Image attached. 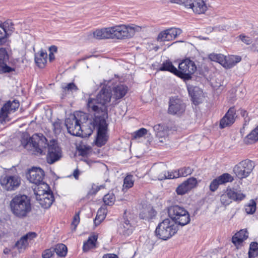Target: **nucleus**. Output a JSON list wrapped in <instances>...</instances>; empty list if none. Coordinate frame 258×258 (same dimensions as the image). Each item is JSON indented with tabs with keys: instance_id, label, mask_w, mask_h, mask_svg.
Segmentation results:
<instances>
[{
	"instance_id": "72a5a7b5",
	"label": "nucleus",
	"mask_w": 258,
	"mask_h": 258,
	"mask_svg": "<svg viewBox=\"0 0 258 258\" xmlns=\"http://www.w3.org/2000/svg\"><path fill=\"white\" fill-rule=\"evenodd\" d=\"M257 141H258V132H257L255 128L251 131L244 139V142L248 144L255 143Z\"/></svg>"
},
{
	"instance_id": "a19ab883",
	"label": "nucleus",
	"mask_w": 258,
	"mask_h": 258,
	"mask_svg": "<svg viewBox=\"0 0 258 258\" xmlns=\"http://www.w3.org/2000/svg\"><path fill=\"white\" fill-rule=\"evenodd\" d=\"M225 56L222 54L211 53L209 55V58L214 61L217 62L222 66Z\"/></svg>"
},
{
	"instance_id": "7c9ffc66",
	"label": "nucleus",
	"mask_w": 258,
	"mask_h": 258,
	"mask_svg": "<svg viewBox=\"0 0 258 258\" xmlns=\"http://www.w3.org/2000/svg\"><path fill=\"white\" fill-rule=\"evenodd\" d=\"M7 105H4L0 109V123L5 124L7 122H9L11 118L9 115L11 113L7 109Z\"/></svg>"
},
{
	"instance_id": "c756f323",
	"label": "nucleus",
	"mask_w": 258,
	"mask_h": 258,
	"mask_svg": "<svg viewBox=\"0 0 258 258\" xmlns=\"http://www.w3.org/2000/svg\"><path fill=\"white\" fill-rule=\"evenodd\" d=\"M248 233L245 230H240L232 237V242L235 244H240L248 237Z\"/></svg>"
},
{
	"instance_id": "69168bd1",
	"label": "nucleus",
	"mask_w": 258,
	"mask_h": 258,
	"mask_svg": "<svg viewBox=\"0 0 258 258\" xmlns=\"http://www.w3.org/2000/svg\"><path fill=\"white\" fill-rule=\"evenodd\" d=\"M80 172L78 169H76L74 170L73 172V176L75 178V179H78L79 175Z\"/></svg>"
},
{
	"instance_id": "864d4df0",
	"label": "nucleus",
	"mask_w": 258,
	"mask_h": 258,
	"mask_svg": "<svg viewBox=\"0 0 258 258\" xmlns=\"http://www.w3.org/2000/svg\"><path fill=\"white\" fill-rule=\"evenodd\" d=\"M239 38L242 42L246 45H249L252 43L251 38L244 34H242L240 35L239 36Z\"/></svg>"
},
{
	"instance_id": "774afa93",
	"label": "nucleus",
	"mask_w": 258,
	"mask_h": 258,
	"mask_svg": "<svg viewBox=\"0 0 258 258\" xmlns=\"http://www.w3.org/2000/svg\"><path fill=\"white\" fill-rule=\"evenodd\" d=\"M54 58H55V57H54V55L53 53H52V52H50L49 54V61H51L53 60H54Z\"/></svg>"
},
{
	"instance_id": "f03ea898",
	"label": "nucleus",
	"mask_w": 258,
	"mask_h": 258,
	"mask_svg": "<svg viewBox=\"0 0 258 258\" xmlns=\"http://www.w3.org/2000/svg\"><path fill=\"white\" fill-rule=\"evenodd\" d=\"M47 142L46 138L42 135L35 134L29 139H23L21 143L27 150L32 151L39 154H42L44 150L47 147L46 161L48 164H52L60 159L62 151L56 141L52 140L49 143Z\"/></svg>"
},
{
	"instance_id": "37998d69",
	"label": "nucleus",
	"mask_w": 258,
	"mask_h": 258,
	"mask_svg": "<svg viewBox=\"0 0 258 258\" xmlns=\"http://www.w3.org/2000/svg\"><path fill=\"white\" fill-rule=\"evenodd\" d=\"M115 200V197L112 192L108 193L105 195L103 197V202L106 205H112Z\"/></svg>"
},
{
	"instance_id": "cd10ccee",
	"label": "nucleus",
	"mask_w": 258,
	"mask_h": 258,
	"mask_svg": "<svg viewBox=\"0 0 258 258\" xmlns=\"http://www.w3.org/2000/svg\"><path fill=\"white\" fill-rule=\"evenodd\" d=\"M156 172L157 176L155 177L159 180H163L166 179H173L175 178L176 176L178 175L176 173H173V171H166L165 170L158 173L159 170L156 168H153V171Z\"/></svg>"
},
{
	"instance_id": "13d9d810",
	"label": "nucleus",
	"mask_w": 258,
	"mask_h": 258,
	"mask_svg": "<svg viewBox=\"0 0 258 258\" xmlns=\"http://www.w3.org/2000/svg\"><path fill=\"white\" fill-rule=\"evenodd\" d=\"M153 130L156 132V135H157V133L163 131L165 130V126L161 124H158L154 126Z\"/></svg>"
},
{
	"instance_id": "a211bd4d",
	"label": "nucleus",
	"mask_w": 258,
	"mask_h": 258,
	"mask_svg": "<svg viewBox=\"0 0 258 258\" xmlns=\"http://www.w3.org/2000/svg\"><path fill=\"white\" fill-rule=\"evenodd\" d=\"M37 237L35 232H28L25 235L21 237V238L15 243V247L17 248L20 252L24 251L28 247L29 242L34 239Z\"/></svg>"
},
{
	"instance_id": "f3484780",
	"label": "nucleus",
	"mask_w": 258,
	"mask_h": 258,
	"mask_svg": "<svg viewBox=\"0 0 258 258\" xmlns=\"http://www.w3.org/2000/svg\"><path fill=\"white\" fill-rule=\"evenodd\" d=\"M9 60V56L6 48H0V74L10 73L15 69L7 65Z\"/></svg>"
},
{
	"instance_id": "5fc2aeb1",
	"label": "nucleus",
	"mask_w": 258,
	"mask_h": 258,
	"mask_svg": "<svg viewBox=\"0 0 258 258\" xmlns=\"http://www.w3.org/2000/svg\"><path fill=\"white\" fill-rule=\"evenodd\" d=\"M156 136L159 138L160 142L163 143L167 138V131L164 130L160 133H157Z\"/></svg>"
},
{
	"instance_id": "4d7b16f0",
	"label": "nucleus",
	"mask_w": 258,
	"mask_h": 258,
	"mask_svg": "<svg viewBox=\"0 0 258 258\" xmlns=\"http://www.w3.org/2000/svg\"><path fill=\"white\" fill-rule=\"evenodd\" d=\"M54 250L51 249H47L44 250L42 253L43 258H50L53 254Z\"/></svg>"
},
{
	"instance_id": "4468645a",
	"label": "nucleus",
	"mask_w": 258,
	"mask_h": 258,
	"mask_svg": "<svg viewBox=\"0 0 258 258\" xmlns=\"http://www.w3.org/2000/svg\"><path fill=\"white\" fill-rule=\"evenodd\" d=\"M185 109V105L179 98L176 97L170 98L169 102L168 113L172 115H180Z\"/></svg>"
},
{
	"instance_id": "c03bdc74",
	"label": "nucleus",
	"mask_w": 258,
	"mask_h": 258,
	"mask_svg": "<svg viewBox=\"0 0 258 258\" xmlns=\"http://www.w3.org/2000/svg\"><path fill=\"white\" fill-rule=\"evenodd\" d=\"M167 32L169 34V38L171 40L175 38L178 35H179L182 33L181 29L179 28H171L167 29Z\"/></svg>"
},
{
	"instance_id": "c85d7f7f",
	"label": "nucleus",
	"mask_w": 258,
	"mask_h": 258,
	"mask_svg": "<svg viewBox=\"0 0 258 258\" xmlns=\"http://www.w3.org/2000/svg\"><path fill=\"white\" fill-rule=\"evenodd\" d=\"M97 238V236L95 235L90 236L88 240L84 243L83 246V251L87 252L89 250L95 248L96 247V242Z\"/></svg>"
},
{
	"instance_id": "09e8293b",
	"label": "nucleus",
	"mask_w": 258,
	"mask_h": 258,
	"mask_svg": "<svg viewBox=\"0 0 258 258\" xmlns=\"http://www.w3.org/2000/svg\"><path fill=\"white\" fill-rule=\"evenodd\" d=\"M158 40L160 41H170L169 34L167 32V30H164L159 33L158 36Z\"/></svg>"
},
{
	"instance_id": "052dcab7",
	"label": "nucleus",
	"mask_w": 258,
	"mask_h": 258,
	"mask_svg": "<svg viewBox=\"0 0 258 258\" xmlns=\"http://www.w3.org/2000/svg\"><path fill=\"white\" fill-rule=\"evenodd\" d=\"M106 186L105 184L100 185L99 186L93 185L92 186V193L93 194H95L98 191H99L100 189L104 188Z\"/></svg>"
},
{
	"instance_id": "4be33fe9",
	"label": "nucleus",
	"mask_w": 258,
	"mask_h": 258,
	"mask_svg": "<svg viewBox=\"0 0 258 258\" xmlns=\"http://www.w3.org/2000/svg\"><path fill=\"white\" fill-rule=\"evenodd\" d=\"M187 90L193 103L195 105H198L202 102L203 91L199 87L188 85Z\"/></svg>"
},
{
	"instance_id": "c9c22d12",
	"label": "nucleus",
	"mask_w": 258,
	"mask_h": 258,
	"mask_svg": "<svg viewBox=\"0 0 258 258\" xmlns=\"http://www.w3.org/2000/svg\"><path fill=\"white\" fill-rule=\"evenodd\" d=\"M63 93L67 94L77 91L78 90L77 86L74 83H70L61 86Z\"/></svg>"
},
{
	"instance_id": "7ed1b4c3",
	"label": "nucleus",
	"mask_w": 258,
	"mask_h": 258,
	"mask_svg": "<svg viewBox=\"0 0 258 258\" xmlns=\"http://www.w3.org/2000/svg\"><path fill=\"white\" fill-rule=\"evenodd\" d=\"M9 208L12 214L15 217L20 219L28 217L32 210L30 198L22 194H18L12 198L9 203Z\"/></svg>"
},
{
	"instance_id": "20e7f679",
	"label": "nucleus",
	"mask_w": 258,
	"mask_h": 258,
	"mask_svg": "<svg viewBox=\"0 0 258 258\" xmlns=\"http://www.w3.org/2000/svg\"><path fill=\"white\" fill-rule=\"evenodd\" d=\"M178 226L174 221L166 218L159 223L155 230V235L159 239L166 240L175 235Z\"/></svg>"
},
{
	"instance_id": "58836bf2",
	"label": "nucleus",
	"mask_w": 258,
	"mask_h": 258,
	"mask_svg": "<svg viewBox=\"0 0 258 258\" xmlns=\"http://www.w3.org/2000/svg\"><path fill=\"white\" fill-rule=\"evenodd\" d=\"M193 172V169L189 167H183L180 168L178 171H174L173 173H176L178 174L176 178H178L179 176H186L188 175L191 174Z\"/></svg>"
},
{
	"instance_id": "338daca9",
	"label": "nucleus",
	"mask_w": 258,
	"mask_h": 258,
	"mask_svg": "<svg viewBox=\"0 0 258 258\" xmlns=\"http://www.w3.org/2000/svg\"><path fill=\"white\" fill-rule=\"evenodd\" d=\"M49 51H50V52H52V53H53L54 52H56L57 51V47L54 45L51 46L49 47Z\"/></svg>"
},
{
	"instance_id": "bf43d9fd",
	"label": "nucleus",
	"mask_w": 258,
	"mask_h": 258,
	"mask_svg": "<svg viewBox=\"0 0 258 258\" xmlns=\"http://www.w3.org/2000/svg\"><path fill=\"white\" fill-rule=\"evenodd\" d=\"M80 222L79 212L77 213L74 217L73 220L72 222V225L74 226V229H75L78 224Z\"/></svg>"
},
{
	"instance_id": "5701e85b",
	"label": "nucleus",
	"mask_w": 258,
	"mask_h": 258,
	"mask_svg": "<svg viewBox=\"0 0 258 258\" xmlns=\"http://www.w3.org/2000/svg\"><path fill=\"white\" fill-rule=\"evenodd\" d=\"M89 39L95 38L97 39H104L111 38L110 30L109 28L97 29L88 35Z\"/></svg>"
},
{
	"instance_id": "412c9836",
	"label": "nucleus",
	"mask_w": 258,
	"mask_h": 258,
	"mask_svg": "<svg viewBox=\"0 0 258 258\" xmlns=\"http://www.w3.org/2000/svg\"><path fill=\"white\" fill-rule=\"evenodd\" d=\"M236 110L234 107H231L220 121V127L224 128L232 124L235 121Z\"/></svg>"
},
{
	"instance_id": "9b49d317",
	"label": "nucleus",
	"mask_w": 258,
	"mask_h": 258,
	"mask_svg": "<svg viewBox=\"0 0 258 258\" xmlns=\"http://www.w3.org/2000/svg\"><path fill=\"white\" fill-rule=\"evenodd\" d=\"M245 195L241 190L234 188H228L220 197V201L224 206L229 205L232 201L239 202L243 200Z\"/></svg>"
},
{
	"instance_id": "ddd939ff",
	"label": "nucleus",
	"mask_w": 258,
	"mask_h": 258,
	"mask_svg": "<svg viewBox=\"0 0 258 258\" xmlns=\"http://www.w3.org/2000/svg\"><path fill=\"white\" fill-rule=\"evenodd\" d=\"M44 172L40 168L33 167L30 169L27 174V178L29 181L37 185V187L41 186L43 183H46L43 181Z\"/></svg>"
},
{
	"instance_id": "a18cd8bd",
	"label": "nucleus",
	"mask_w": 258,
	"mask_h": 258,
	"mask_svg": "<svg viewBox=\"0 0 258 258\" xmlns=\"http://www.w3.org/2000/svg\"><path fill=\"white\" fill-rule=\"evenodd\" d=\"M167 32L169 34V38L171 40L175 38L178 35H179L182 33L181 29L179 28H171L167 29Z\"/></svg>"
},
{
	"instance_id": "423d86ee",
	"label": "nucleus",
	"mask_w": 258,
	"mask_h": 258,
	"mask_svg": "<svg viewBox=\"0 0 258 258\" xmlns=\"http://www.w3.org/2000/svg\"><path fill=\"white\" fill-rule=\"evenodd\" d=\"M168 213L169 219L174 221L177 225L184 226L190 221L188 212L182 207L172 206L168 208Z\"/></svg>"
},
{
	"instance_id": "4c0bfd02",
	"label": "nucleus",
	"mask_w": 258,
	"mask_h": 258,
	"mask_svg": "<svg viewBox=\"0 0 258 258\" xmlns=\"http://www.w3.org/2000/svg\"><path fill=\"white\" fill-rule=\"evenodd\" d=\"M4 105H7V109L11 113L14 112L19 107V102L18 100H14L12 101H8Z\"/></svg>"
},
{
	"instance_id": "3c124183",
	"label": "nucleus",
	"mask_w": 258,
	"mask_h": 258,
	"mask_svg": "<svg viewBox=\"0 0 258 258\" xmlns=\"http://www.w3.org/2000/svg\"><path fill=\"white\" fill-rule=\"evenodd\" d=\"M147 133V130L145 128H141L134 133L135 138H140L143 137Z\"/></svg>"
},
{
	"instance_id": "e433bc0d",
	"label": "nucleus",
	"mask_w": 258,
	"mask_h": 258,
	"mask_svg": "<svg viewBox=\"0 0 258 258\" xmlns=\"http://www.w3.org/2000/svg\"><path fill=\"white\" fill-rule=\"evenodd\" d=\"M53 250L59 256H64L67 253V247L62 243L57 244Z\"/></svg>"
},
{
	"instance_id": "6e6d98bb",
	"label": "nucleus",
	"mask_w": 258,
	"mask_h": 258,
	"mask_svg": "<svg viewBox=\"0 0 258 258\" xmlns=\"http://www.w3.org/2000/svg\"><path fill=\"white\" fill-rule=\"evenodd\" d=\"M53 130L55 133H59L61 131V124L59 120L54 121L53 123Z\"/></svg>"
},
{
	"instance_id": "a878e982",
	"label": "nucleus",
	"mask_w": 258,
	"mask_h": 258,
	"mask_svg": "<svg viewBox=\"0 0 258 258\" xmlns=\"http://www.w3.org/2000/svg\"><path fill=\"white\" fill-rule=\"evenodd\" d=\"M241 59V57L237 55H231L227 57L225 56L222 66L226 69H230L240 62Z\"/></svg>"
},
{
	"instance_id": "bb28decb",
	"label": "nucleus",
	"mask_w": 258,
	"mask_h": 258,
	"mask_svg": "<svg viewBox=\"0 0 258 258\" xmlns=\"http://www.w3.org/2000/svg\"><path fill=\"white\" fill-rule=\"evenodd\" d=\"M156 215V212L151 206L143 208L140 213V217L144 220H149Z\"/></svg>"
},
{
	"instance_id": "49530a36",
	"label": "nucleus",
	"mask_w": 258,
	"mask_h": 258,
	"mask_svg": "<svg viewBox=\"0 0 258 258\" xmlns=\"http://www.w3.org/2000/svg\"><path fill=\"white\" fill-rule=\"evenodd\" d=\"M256 210V203L253 200H251L249 203L245 206V211L248 214H253Z\"/></svg>"
},
{
	"instance_id": "473e14b6",
	"label": "nucleus",
	"mask_w": 258,
	"mask_h": 258,
	"mask_svg": "<svg viewBox=\"0 0 258 258\" xmlns=\"http://www.w3.org/2000/svg\"><path fill=\"white\" fill-rule=\"evenodd\" d=\"M257 141H258V132H257L255 128L251 131L244 139V142L248 144L255 143Z\"/></svg>"
},
{
	"instance_id": "0eeeda50",
	"label": "nucleus",
	"mask_w": 258,
	"mask_h": 258,
	"mask_svg": "<svg viewBox=\"0 0 258 258\" xmlns=\"http://www.w3.org/2000/svg\"><path fill=\"white\" fill-rule=\"evenodd\" d=\"M65 124L68 132L73 136L85 137L87 135L90 136L93 133V130L90 128L88 133L84 135L83 130L81 126L80 121L75 115H71L67 118L65 120Z\"/></svg>"
},
{
	"instance_id": "1a4fd4ad",
	"label": "nucleus",
	"mask_w": 258,
	"mask_h": 258,
	"mask_svg": "<svg viewBox=\"0 0 258 258\" xmlns=\"http://www.w3.org/2000/svg\"><path fill=\"white\" fill-rule=\"evenodd\" d=\"M179 70L177 69L176 75L184 80H188L191 78V75L197 70V67L194 61L186 59L179 63Z\"/></svg>"
},
{
	"instance_id": "e2e57ef3",
	"label": "nucleus",
	"mask_w": 258,
	"mask_h": 258,
	"mask_svg": "<svg viewBox=\"0 0 258 258\" xmlns=\"http://www.w3.org/2000/svg\"><path fill=\"white\" fill-rule=\"evenodd\" d=\"M251 49L254 51L258 52V38L256 39L252 43Z\"/></svg>"
},
{
	"instance_id": "de8ad7c7",
	"label": "nucleus",
	"mask_w": 258,
	"mask_h": 258,
	"mask_svg": "<svg viewBox=\"0 0 258 258\" xmlns=\"http://www.w3.org/2000/svg\"><path fill=\"white\" fill-rule=\"evenodd\" d=\"M54 201V198L50 199V198H47L46 199H45L44 200H40V202H39L38 203L40 205V206L44 208V209H47L49 208L52 203H53Z\"/></svg>"
},
{
	"instance_id": "f257e3e1",
	"label": "nucleus",
	"mask_w": 258,
	"mask_h": 258,
	"mask_svg": "<svg viewBox=\"0 0 258 258\" xmlns=\"http://www.w3.org/2000/svg\"><path fill=\"white\" fill-rule=\"evenodd\" d=\"M111 97L110 90L103 88L96 96H90L87 100L88 111L94 113L93 122V127H97V134L95 141L97 147H102L106 143L107 124L106 119L108 118L107 104L109 103Z\"/></svg>"
},
{
	"instance_id": "0e129e2a",
	"label": "nucleus",
	"mask_w": 258,
	"mask_h": 258,
	"mask_svg": "<svg viewBox=\"0 0 258 258\" xmlns=\"http://www.w3.org/2000/svg\"><path fill=\"white\" fill-rule=\"evenodd\" d=\"M102 258H118V256L114 253H107L104 254Z\"/></svg>"
},
{
	"instance_id": "f704fd0d",
	"label": "nucleus",
	"mask_w": 258,
	"mask_h": 258,
	"mask_svg": "<svg viewBox=\"0 0 258 258\" xmlns=\"http://www.w3.org/2000/svg\"><path fill=\"white\" fill-rule=\"evenodd\" d=\"M159 70L162 71H169L175 75L176 72H177V69L174 67L172 62L169 60H166L164 62L161 67L159 68Z\"/></svg>"
},
{
	"instance_id": "2eb2a0df",
	"label": "nucleus",
	"mask_w": 258,
	"mask_h": 258,
	"mask_svg": "<svg viewBox=\"0 0 258 258\" xmlns=\"http://www.w3.org/2000/svg\"><path fill=\"white\" fill-rule=\"evenodd\" d=\"M135 227V224L133 220L124 218L118 227V232L120 235L126 237L133 233Z\"/></svg>"
},
{
	"instance_id": "f8f14e48",
	"label": "nucleus",
	"mask_w": 258,
	"mask_h": 258,
	"mask_svg": "<svg viewBox=\"0 0 258 258\" xmlns=\"http://www.w3.org/2000/svg\"><path fill=\"white\" fill-rule=\"evenodd\" d=\"M254 167V163L252 161L246 159L239 162L233 168V172L240 179L248 177Z\"/></svg>"
},
{
	"instance_id": "b1692460",
	"label": "nucleus",
	"mask_w": 258,
	"mask_h": 258,
	"mask_svg": "<svg viewBox=\"0 0 258 258\" xmlns=\"http://www.w3.org/2000/svg\"><path fill=\"white\" fill-rule=\"evenodd\" d=\"M127 87L122 84H119L113 89L112 97L116 100L122 98L126 94Z\"/></svg>"
},
{
	"instance_id": "ea45409f",
	"label": "nucleus",
	"mask_w": 258,
	"mask_h": 258,
	"mask_svg": "<svg viewBox=\"0 0 258 258\" xmlns=\"http://www.w3.org/2000/svg\"><path fill=\"white\" fill-rule=\"evenodd\" d=\"M134 176L132 175H127L124 179L123 189H127L132 187L134 185Z\"/></svg>"
},
{
	"instance_id": "680f3d73",
	"label": "nucleus",
	"mask_w": 258,
	"mask_h": 258,
	"mask_svg": "<svg viewBox=\"0 0 258 258\" xmlns=\"http://www.w3.org/2000/svg\"><path fill=\"white\" fill-rule=\"evenodd\" d=\"M90 151V148L89 147H85V148H81L79 150V153L82 156H87L88 153Z\"/></svg>"
},
{
	"instance_id": "2f4dec72",
	"label": "nucleus",
	"mask_w": 258,
	"mask_h": 258,
	"mask_svg": "<svg viewBox=\"0 0 258 258\" xmlns=\"http://www.w3.org/2000/svg\"><path fill=\"white\" fill-rule=\"evenodd\" d=\"M107 214V210L105 207H101L97 211L96 216L94 220V224L96 225H99L105 219Z\"/></svg>"
},
{
	"instance_id": "79ce46f5",
	"label": "nucleus",
	"mask_w": 258,
	"mask_h": 258,
	"mask_svg": "<svg viewBox=\"0 0 258 258\" xmlns=\"http://www.w3.org/2000/svg\"><path fill=\"white\" fill-rule=\"evenodd\" d=\"M217 178L221 184L232 182L234 180L233 177L230 174L227 173L222 174L218 177Z\"/></svg>"
},
{
	"instance_id": "aec40b11",
	"label": "nucleus",
	"mask_w": 258,
	"mask_h": 258,
	"mask_svg": "<svg viewBox=\"0 0 258 258\" xmlns=\"http://www.w3.org/2000/svg\"><path fill=\"white\" fill-rule=\"evenodd\" d=\"M197 184V180L196 178H189L177 187L176 192L179 195H183L196 187Z\"/></svg>"
},
{
	"instance_id": "9d476101",
	"label": "nucleus",
	"mask_w": 258,
	"mask_h": 258,
	"mask_svg": "<svg viewBox=\"0 0 258 258\" xmlns=\"http://www.w3.org/2000/svg\"><path fill=\"white\" fill-rule=\"evenodd\" d=\"M171 3L183 5L186 9H191L197 14H204L207 6L203 0H170Z\"/></svg>"
},
{
	"instance_id": "603ef678",
	"label": "nucleus",
	"mask_w": 258,
	"mask_h": 258,
	"mask_svg": "<svg viewBox=\"0 0 258 258\" xmlns=\"http://www.w3.org/2000/svg\"><path fill=\"white\" fill-rule=\"evenodd\" d=\"M221 184L219 182V180L217 178L214 179L210 184V189L212 191H215L216 190L219 185Z\"/></svg>"
},
{
	"instance_id": "6e6552de",
	"label": "nucleus",
	"mask_w": 258,
	"mask_h": 258,
	"mask_svg": "<svg viewBox=\"0 0 258 258\" xmlns=\"http://www.w3.org/2000/svg\"><path fill=\"white\" fill-rule=\"evenodd\" d=\"M21 177L17 174H6L1 176L0 183L2 188L8 191L16 190L20 185Z\"/></svg>"
},
{
	"instance_id": "39448f33",
	"label": "nucleus",
	"mask_w": 258,
	"mask_h": 258,
	"mask_svg": "<svg viewBox=\"0 0 258 258\" xmlns=\"http://www.w3.org/2000/svg\"><path fill=\"white\" fill-rule=\"evenodd\" d=\"M111 38L124 39L133 37L136 32L141 30V27L135 25H116L109 27Z\"/></svg>"
},
{
	"instance_id": "6ab92c4d",
	"label": "nucleus",
	"mask_w": 258,
	"mask_h": 258,
	"mask_svg": "<svg viewBox=\"0 0 258 258\" xmlns=\"http://www.w3.org/2000/svg\"><path fill=\"white\" fill-rule=\"evenodd\" d=\"M14 30V25L11 21H7L4 23L0 21V45L6 42L8 32H12Z\"/></svg>"
},
{
	"instance_id": "8fccbe9b",
	"label": "nucleus",
	"mask_w": 258,
	"mask_h": 258,
	"mask_svg": "<svg viewBox=\"0 0 258 258\" xmlns=\"http://www.w3.org/2000/svg\"><path fill=\"white\" fill-rule=\"evenodd\" d=\"M257 250H258V243H251L248 251L249 258H254V256L252 255V253H254Z\"/></svg>"
},
{
	"instance_id": "393cba45",
	"label": "nucleus",
	"mask_w": 258,
	"mask_h": 258,
	"mask_svg": "<svg viewBox=\"0 0 258 258\" xmlns=\"http://www.w3.org/2000/svg\"><path fill=\"white\" fill-rule=\"evenodd\" d=\"M47 54L46 51L41 50L35 54V61L38 67L43 68L47 62Z\"/></svg>"
},
{
	"instance_id": "dca6fc26",
	"label": "nucleus",
	"mask_w": 258,
	"mask_h": 258,
	"mask_svg": "<svg viewBox=\"0 0 258 258\" xmlns=\"http://www.w3.org/2000/svg\"><path fill=\"white\" fill-rule=\"evenodd\" d=\"M36 199L39 203L40 200H44L47 198H54L52 191L47 183H43L41 186L35 190Z\"/></svg>"
}]
</instances>
